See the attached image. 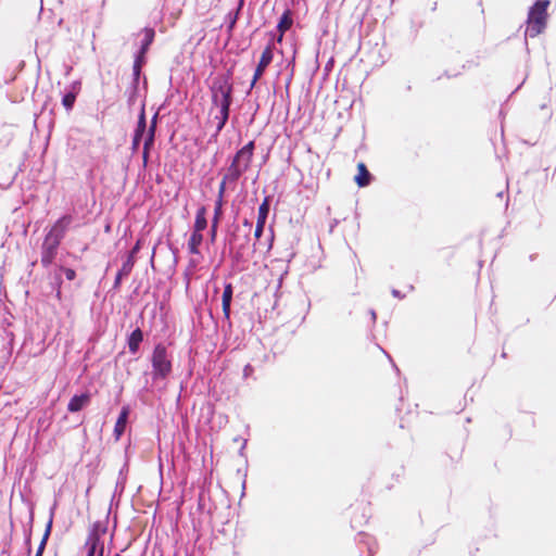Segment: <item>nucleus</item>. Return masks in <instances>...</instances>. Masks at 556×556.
<instances>
[{
	"label": "nucleus",
	"instance_id": "9",
	"mask_svg": "<svg viewBox=\"0 0 556 556\" xmlns=\"http://www.w3.org/2000/svg\"><path fill=\"white\" fill-rule=\"evenodd\" d=\"M206 208L202 206L197 211L193 231L201 233L206 228Z\"/></svg>",
	"mask_w": 556,
	"mask_h": 556
},
{
	"label": "nucleus",
	"instance_id": "7",
	"mask_svg": "<svg viewBox=\"0 0 556 556\" xmlns=\"http://www.w3.org/2000/svg\"><path fill=\"white\" fill-rule=\"evenodd\" d=\"M128 415H129V408L123 407V409L117 418V421L115 424V427H114V434L117 440L125 432L127 420H128Z\"/></svg>",
	"mask_w": 556,
	"mask_h": 556
},
{
	"label": "nucleus",
	"instance_id": "4",
	"mask_svg": "<svg viewBox=\"0 0 556 556\" xmlns=\"http://www.w3.org/2000/svg\"><path fill=\"white\" fill-rule=\"evenodd\" d=\"M151 362L153 367L154 379H164L170 374L172 362L168 352L164 345L159 344L154 348Z\"/></svg>",
	"mask_w": 556,
	"mask_h": 556
},
{
	"label": "nucleus",
	"instance_id": "3",
	"mask_svg": "<svg viewBox=\"0 0 556 556\" xmlns=\"http://www.w3.org/2000/svg\"><path fill=\"white\" fill-rule=\"evenodd\" d=\"M548 1H538L529 13L526 34L535 37L542 33L546 23V10Z\"/></svg>",
	"mask_w": 556,
	"mask_h": 556
},
{
	"label": "nucleus",
	"instance_id": "12",
	"mask_svg": "<svg viewBox=\"0 0 556 556\" xmlns=\"http://www.w3.org/2000/svg\"><path fill=\"white\" fill-rule=\"evenodd\" d=\"M202 240V233L193 231L188 242L189 252L192 254H199V247L201 245Z\"/></svg>",
	"mask_w": 556,
	"mask_h": 556
},
{
	"label": "nucleus",
	"instance_id": "1",
	"mask_svg": "<svg viewBox=\"0 0 556 556\" xmlns=\"http://www.w3.org/2000/svg\"><path fill=\"white\" fill-rule=\"evenodd\" d=\"M231 85L226 78H218L212 86L211 114L217 121V130L226 124L229 115Z\"/></svg>",
	"mask_w": 556,
	"mask_h": 556
},
{
	"label": "nucleus",
	"instance_id": "23",
	"mask_svg": "<svg viewBox=\"0 0 556 556\" xmlns=\"http://www.w3.org/2000/svg\"><path fill=\"white\" fill-rule=\"evenodd\" d=\"M146 37L149 41H151L153 37V31L150 29L146 30Z\"/></svg>",
	"mask_w": 556,
	"mask_h": 556
},
{
	"label": "nucleus",
	"instance_id": "17",
	"mask_svg": "<svg viewBox=\"0 0 556 556\" xmlns=\"http://www.w3.org/2000/svg\"><path fill=\"white\" fill-rule=\"evenodd\" d=\"M153 129H154V127L152 126L144 139V151H143L144 160L148 156L149 147L152 144V141H153Z\"/></svg>",
	"mask_w": 556,
	"mask_h": 556
},
{
	"label": "nucleus",
	"instance_id": "10",
	"mask_svg": "<svg viewBox=\"0 0 556 556\" xmlns=\"http://www.w3.org/2000/svg\"><path fill=\"white\" fill-rule=\"evenodd\" d=\"M231 299H232V287L230 283H228L225 286V289L223 292V312L227 318L230 315Z\"/></svg>",
	"mask_w": 556,
	"mask_h": 556
},
{
	"label": "nucleus",
	"instance_id": "2",
	"mask_svg": "<svg viewBox=\"0 0 556 556\" xmlns=\"http://www.w3.org/2000/svg\"><path fill=\"white\" fill-rule=\"evenodd\" d=\"M254 151V142L250 141L242 147L235 155L231 165L229 166L226 179L232 181L237 180L250 167Z\"/></svg>",
	"mask_w": 556,
	"mask_h": 556
},
{
	"label": "nucleus",
	"instance_id": "24",
	"mask_svg": "<svg viewBox=\"0 0 556 556\" xmlns=\"http://www.w3.org/2000/svg\"><path fill=\"white\" fill-rule=\"evenodd\" d=\"M66 276H67V278H68V279H73V277H74V271H73V270H67Z\"/></svg>",
	"mask_w": 556,
	"mask_h": 556
},
{
	"label": "nucleus",
	"instance_id": "8",
	"mask_svg": "<svg viewBox=\"0 0 556 556\" xmlns=\"http://www.w3.org/2000/svg\"><path fill=\"white\" fill-rule=\"evenodd\" d=\"M86 546L88 548L87 556H102L103 546L100 544L97 535H90L87 540Z\"/></svg>",
	"mask_w": 556,
	"mask_h": 556
},
{
	"label": "nucleus",
	"instance_id": "19",
	"mask_svg": "<svg viewBox=\"0 0 556 556\" xmlns=\"http://www.w3.org/2000/svg\"><path fill=\"white\" fill-rule=\"evenodd\" d=\"M220 206H222V201L219 200L218 203H217V208H216V215H215V219L213 222V225H212V238L215 237V232H216V227H217V220H218V215L220 213Z\"/></svg>",
	"mask_w": 556,
	"mask_h": 556
},
{
	"label": "nucleus",
	"instance_id": "13",
	"mask_svg": "<svg viewBox=\"0 0 556 556\" xmlns=\"http://www.w3.org/2000/svg\"><path fill=\"white\" fill-rule=\"evenodd\" d=\"M142 341V332L139 329H136L131 332L129 340H128V346L131 353H136L139 349V344Z\"/></svg>",
	"mask_w": 556,
	"mask_h": 556
},
{
	"label": "nucleus",
	"instance_id": "5",
	"mask_svg": "<svg viewBox=\"0 0 556 556\" xmlns=\"http://www.w3.org/2000/svg\"><path fill=\"white\" fill-rule=\"evenodd\" d=\"M271 60H273V49L270 47H267L263 51L261 60H260L258 65L256 67V71L254 73V77H253V80H252V84H251L252 87L261 78V76L263 75L265 68L270 64Z\"/></svg>",
	"mask_w": 556,
	"mask_h": 556
},
{
	"label": "nucleus",
	"instance_id": "18",
	"mask_svg": "<svg viewBox=\"0 0 556 556\" xmlns=\"http://www.w3.org/2000/svg\"><path fill=\"white\" fill-rule=\"evenodd\" d=\"M63 105L67 109V110H71L74 102H75V94L74 93H67L63 97Z\"/></svg>",
	"mask_w": 556,
	"mask_h": 556
},
{
	"label": "nucleus",
	"instance_id": "6",
	"mask_svg": "<svg viewBox=\"0 0 556 556\" xmlns=\"http://www.w3.org/2000/svg\"><path fill=\"white\" fill-rule=\"evenodd\" d=\"M89 401H90V396L87 393L80 394V395H74L68 402L67 409L73 413L78 412L81 408H84L89 403Z\"/></svg>",
	"mask_w": 556,
	"mask_h": 556
},
{
	"label": "nucleus",
	"instance_id": "16",
	"mask_svg": "<svg viewBox=\"0 0 556 556\" xmlns=\"http://www.w3.org/2000/svg\"><path fill=\"white\" fill-rule=\"evenodd\" d=\"M268 213H269V200H268V198H265L263 203L258 207L257 222L261 224H265Z\"/></svg>",
	"mask_w": 556,
	"mask_h": 556
},
{
	"label": "nucleus",
	"instance_id": "22",
	"mask_svg": "<svg viewBox=\"0 0 556 556\" xmlns=\"http://www.w3.org/2000/svg\"><path fill=\"white\" fill-rule=\"evenodd\" d=\"M45 544H46V542H45V540H43V541L41 542V544H40L39 548H38V552H37L36 556H41V554H42V552H43V548H45Z\"/></svg>",
	"mask_w": 556,
	"mask_h": 556
},
{
	"label": "nucleus",
	"instance_id": "14",
	"mask_svg": "<svg viewBox=\"0 0 556 556\" xmlns=\"http://www.w3.org/2000/svg\"><path fill=\"white\" fill-rule=\"evenodd\" d=\"M358 174L355 177V180L359 187H364L369 184V173L366 169V166L363 163H359L357 166Z\"/></svg>",
	"mask_w": 556,
	"mask_h": 556
},
{
	"label": "nucleus",
	"instance_id": "21",
	"mask_svg": "<svg viewBox=\"0 0 556 556\" xmlns=\"http://www.w3.org/2000/svg\"><path fill=\"white\" fill-rule=\"evenodd\" d=\"M227 181H231L230 179H226V176L224 177L222 184H220V187H219V198H222L224 191H225V187H226V182Z\"/></svg>",
	"mask_w": 556,
	"mask_h": 556
},
{
	"label": "nucleus",
	"instance_id": "11",
	"mask_svg": "<svg viewBox=\"0 0 556 556\" xmlns=\"http://www.w3.org/2000/svg\"><path fill=\"white\" fill-rule=\"evenodd\" d=\"M144 131H146V118H144L143 113H141V115L139 117L138 126H137V129L135 132L134 142H132L135 149L138 148V144L140 142V140L142 139Z\"/></svg>",
	"mask_w": 556,
	"mask_h": 556
},
{
	"label": "nucleus",
	"instance_id": "20",
	"mask_svg": "<svg viewBox=\"0 0 556 556\" xmlns=\"http://www.w3.org/2000/svg\"><path fill=\"white\" fill-rule=\"evenodd\" d=\"M264 226H265V224H261V223L256 222V228H255V237L256 238H260L262 236Z\"/></svg>",
	"mask_w": 556,
	"mask_h": 556
},
{
	"label": "nucleus",
	"instance_id": "15",
	"mask_svg": "<svg viewBox=\"0 0 556 556\" xmlns=\"http://www.w3.org/2000/svg\"><path fill=\"white\" fill-rule=\"evenodd\" d=\"M291 25H292V18H291V16H290L289 12H286V13L281 16L280 22H279V24H278V28H279V30H280V33H281V34H280V36H279V38H278V41H281V39H282V34H283L286 30H288V29L291 27Z\"/></svg>",
	"mask_w": 556,
	"mask_h": 556
}]
</instances>
